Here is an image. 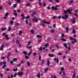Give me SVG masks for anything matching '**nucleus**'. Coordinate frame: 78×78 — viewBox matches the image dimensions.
Segmentation results:
<instances>
[{"instance_id": "13", "label": "nucleus", "mask_w": 78, "mask_h": 78, "mask_svg": "<svg viewBox=\"0 0 78 78\" xmlns=\"http://www.w3.org/2000/svg\"><path fill=\"white\" fill-rule=\"evenodd\" d=\"M36 13V12H34L32 14H31V16L33 17L34 16V15H35Z\"/></svg>"}, {"instance_id": "2", "label": "nucleus", "mask_w": 78, "mask_h": 78, "mask_svg": "<svg viewBox=\"0 0 78 78\" xmlns=\"http://www.w3.org/2000/svg\"><path fill=\"white\" fill-rule=\"evenodd\" d=\"M23 74V72H18L17 74V75L18 76H22Z\"/></svg>"}, {"instance_id": "21", "label": "nucleus", "mask_w": 78, "mask_h": 78, "mask_svg": "<svg viewBox=\"0 0 78 78\" xmlns=\"http://www.w3.org/2000/svg\"><path fill=\"white\" fill-rule=\"evenodd\" d=\"M13 23H14V21H10V24L11 26L12 25Z\"/></svg>"}, {"instance_id": "32", "label": "nucleus", "mask_w": 78, "mask_h": 78, "mask_svg": "<svg viewBox=\"0 0 78 78\" xmlns=\"http://www.w3.org/2000/svg\"><path fill=\"white\" fill-rule=\"evenodd\" d=\"M30 32L32 33V34H34V31L33 30H31Z\"/></svg>"}, {"instance_id": "25", "label": "nucleus", "mask_w": 78, "mask_h": 78, "mask_svg": "<svg viewBox=\"0 0 78 78\" xmlns=\"http://www.w3.org/2000/svg\"><path fill=\"white\" fill-rule=\"evenodd\" d=\"M73 34H75V33H76V32H75V29H73Z\"/></svg>"}, {"instance_id": "44", "label": "nucleus", "mask_w": 78, "mask_h": 78, "mask_svg": "<svg viewBox=\"0 0 78 78\" xmlns=\"http://www.w3.org/2000/svg\"><path fill=\"white\" fill-rule=\"evenodd\" d=\"M16 25L17 26V27H18V26H19L20 25V23H16Z\"/></svg>"}, {"instance_id": "56", "label": "nucleus", "mask_w": 78, "mask_h": 78, "mask_svg": "<svg viewBox=\"0 0 78 78\" xmlns=\"http://www.w3.org/2000/svg\"><path fill=\"white\" fill-rule=\"evenodd\" d=\"M31 54V52H30L28 54V56H30V55Z\"/></svg>"}, {"instance_id": "36", "label": "nucleus", "mask_w": 78, "mask_h": 78, "mask_svg": "<svg viewBox=\"0 0 78 78\" xmlns=\"http://www.w3.org/2000/svg\"><path fill=\"white\" fill-rule=\"evenodd\" d=\"M31 46H27V48H29V49L31 48Z\"/></svg>"}, {"instance_id": "4", "label": "nucleus", "mask_w": 78, "mask_h": 78, "mask_svg": "<svg viewBox=\"0 0 78 78\" xmlns=\"http://www.w3.org/2000/svg\"><path fill=\"white\" fill-rule=\"evenodd\" d=\"M16 44H19V47H21V45L20 44V43H19V41H18V39H16Z\"/></svg>"}, {"instance_id": "24", "label": "nucleus", "mask_w": 78, "mask_h": 78, "mask_svg": "<svg viewBox=\"0 0 78 78\" xmlns=\"http://www.w3.org/2000/svg\"><path fill=\"white\" fill-rule=\"evenodd\" d=\"M25 57L26 59H28L29 58V56L27 55H25Z\"/></svg>"}, {"instance_id": "64", "label": "nucleus", "mask_w": 78, "mask_h": 78, "mask_svg": "<svg viewBox=\"0 0 78 78\" xmlns=\"http://www.w3.org/2000/svg\"><path fill=\"white\" fill-rule=\"evenodd\" d=\"M63 74L64 75H66V73H65V71H63Z\"/></svg>"}, {"instance_id": "11", "label": "nucleus", "mask_w": 78, "mask_h": 78, "mask_svg": "<svg viewBox=\"0 0 78 78\" xmlns=\"http://www.w3.org/2000/svg\"><path fill=\"white\" fill-rule=\"evenodd\" d=\"M45 63V61L44 60H41V62L40 63L41 65H42V64H43Z\"/></svg>"}, {"instance_id": "16", "label": "nucleus", "mask_w": 78, "mask_h": 78, "mask_svg": "<svg viewBox=\"0 0 78 78\" xmlns=\"http://www.w3.org/2000/svg\"><path fill=\"white\" fill-rule=\"evenodd\" d=\"M23 54L25 55H28V54L27 53V51H23Z\"/></svg>"}, {"instance_id": "55", "label": "nucleus", "mask_w": 78, "mask_h": 78, "mask_svg": "<svg viewBox=\"0 0 78 78\" xmlns=\"http://www.w3.org/2000/svg\"><path fill=\"white\" fill-rule=\"evenodd\" d=\"M0 76H1V78H3V74H2V73H1L0 74Z\"/></svg>"}, {"instance_id": "20", "label": "nucleus", "mask_w": 78, "mask_h": 78, "mask_svg": "<svg viewBox=\"0 0 78 78\" xmlns=\"http://www.w3.org/2000/svg\"><path fill=\"white\" fill-rule=\"evenodd\" d=\"M13 60L14 62H16L17 61V58H13Z\"/></svg>"}, {"instance_id": "62", "label": "nucleus", "mask_w": 78, "mask_h": 78, "mask_svg": "<svg viewBox=\"0 0 78 78\" xmlns=\"http://www.w3.org/2000/svg\"><path fill=\"white\" fill-rule=\"evenodd\" d=\"M62 37H64V34H62Z\"/></svg>"}, {"instance_id": "1", "label": "nucleus", "mask_w": 78, "mask_h": 78, "mask_svg": "<svg viewBox=\"0 0 78 78\" xmlns=\"http://www.w3.org/2000/svg\"><path fill=\"white\" fill-rule=\"evenodd\" d=\"M70 20L73 23H75L76 20H75V18H72Z\"/></svg>"}, {"instance_id": "29", "label": "nucleus", "mask_w": 78, "mask_h": 78, "mask_svg": "<svg viewBox=\"0 0 78 78\" xmlns=\"http://www.w3.org/2000/svg\"><path fill=\"white\" fill-rule=\"evenodd\" d=\"M8 15H9V12H7L5 15V16H6V17H7V16H8Z\"/></svg>"}, {"instance_id": "8", "label": "nucleus", "mask_w": 78, "mask_h": 78, "mask_svg": "<svg viewBox=\"0 0 78 78\" xmlns=\"http://www.w3.org/2000/svg\"><path fill=\"white\" fill-rule=\"evenodd\" d=\"M67 12H68V13H69L70 14H72V12H70V9H67Z\"/></svg>"}, {"instance_id": "39", "label": "nucleus", "mask_w": 78, "mask_h": 78, "mask_svg": "<svg viewBox=\"0 0 78 78\" xmlns=\"http://www.w3.org/2000/svg\"><path fill=\"white\" fill-rule=\"evenodd\" d=\"M16 76H17V73H15L13 75V76L15 77H16Z\"/></svg>"}, {"instance_id": "6", "label": "nucleus", "mask_w": 78, "mask_h": 78, "mask_svg": "<svg viewBox=\"0 0 78 78\" xmlns=\"http://www.w3.org/2000/svg\"><path fill=\"white\" fill-rule=\"evenodd\" d=\"M51 8L53 10H58V9L57 8H55L53 6H52Z\"/></svg>"}, {"instance_id": "50", "label": "nucleus", "mask_w": 78, "mask_h": 78, "mask_svg": "<svg viewBox=\"0 0 78 78\" xmlns=\"http://www.w3.org/2000/svg\"><path fill=\"white\" fill-rule=\"evenodd\" d=\"M25 22L26 23V25H27L28 23V21L27 20H26Z\"/></svg>"}, {"instance_id": "51", "label": "nucleus", "mask_w": 78, "mask_h": 78, "mask_svg": "<svg viewBox=\"0 0 78 78\" xmlns=\"http://www.w3.org/2000/svg\"><path fill=\"white\" fill-rule=\"evenodd\" d=\"M21 64H24V61H23V60H22L21 61Z\"/></svg>"}, {"instance_id": "27", "label": "nucleus", "mask_w": 78, "mask_h": 78, "mask_svg": "<svg viewBox=\"0 0 78 78\" xmlns=\"http://www.w3.org/2000/svg\"><path fill=\"white\" fill-rule=\"evenodd\" d=\"M69 27H66V31L67 33H68V32H69Z\"/></svg>"}, {"instance_id": "14", "label": "nucleus", "mask_w": 78, "mask_h": 78, "mask_svg": "<svg viewBox=\"0 0 78 78\" xmlns=\"http://www.w3.org/2000/svg\"><path fill=\"white\" fill-rule=\"evenodd\" d=\"M27 64L28 67L30 66V63L29 62H27Z\"/></svg>"}, {"instance_id": "22", "label": "nucleus", "mask_w": 78, "mask_h": 78, "mask_svg": "<svg viewBox=\"0 0 78 78\" xmlns=\"http://www.w3.org/2000/svg\"><path fill=\"white\" fill-rule=\"evenodd\" d=\"M6 28H2L1 29V30L2 31H5V30H6Z\"/></svg>"}, {"instance_id": "18", "label": "nucleus", "mask_w": 78, "mask_h": 78, "mask_svg": "<svg viewBox=\"0 0 78 78\" xmlns=\"http://www.w3.org/2000/svg\"><path fill=\"white\" fill-rule=\"evenodd\" d=\"M49 57H53L54 56V55L52 54H49Z\"/></svg>"}, {"instance_id": "53", "label": "nucleus", "mask_w": 78, "mask_h": 78, "mask_svg": "<svg viewBox=\"0 0 78 78\" xmlns=\"http://www.w3.org/2000/svg\"><path fill=\"white\" fill-rule=\"evenodd\" d=\"M56 47L58 49H59V46H58L57 44H56Z\"/></svg>"}, {"instance_id": "38", "label": "nucleus", "mask_w": 78, "mask_h": 78, "mask_svg": "<svg viewBox=\"0 0 78 78\" xmlns=\"http://www.w3.org/2000/svg\"><path fill=\"white\" fill-rule=\"evenodd\" d=\"M11 30V27H9V29H8V31H10Z\"/></svg>"}, {"instance_id": "15", "label": "nucleus", "mask_w": 78, "mask_h": 78, "mask_svg": "<svg viewBox=\"0 0 78 78\" xmlns=\"http://www.w3.org/2000/svg\"><path fill=\"white\" fill-rule=\"evenodd\" d=\"M37 38H41L42 37V36H41L39 35H37Z\"/></svg>"}, {"instance_id": "57", "label": "nucleus", "mask_w": 78, "mask_h": 78, "mask_svg": "<svg viewBox=\"0 0 78 78\" xmlns=\"http://www.w3.org/2000/svg\"><path fill=\"white\" fill-rule=\"evenodd\" d=\"M30 3H27V4L26 6H30Z\"/></svg>"}, {"instance_id": "37", "label": "nucleus", "mask_w": 78, "mask_h": 78, "mask_svg": "<svg viewBox=\"0 0 78 78\" xmlns=\"http://www.w3.org/2000/svg\"><path fill=\"white\" fill-rule=\"evenodd\" d=\"M37 76L38 78H40V73H39L38 74H37Z\"/></svg>"}, {"instance_id": "7", "label": "nucleus", "mask_w": 78, "mask_h": 78, "mask_svg": "<svg viewBox=\"0 0 78 78\" xmlns=\"http://www.w3.org/2000/svg\"><path fill=\"white\" fill-rule=\"evenodd\" d=\"M5 38L6 40H9V38L8 37V35H5Z\"/></svg>"}, {"instance_id": "34", "label": "nucleus", "mask_w": 78, "mask_h": 78, "mask_svg": "<svg viewBox=\"0 0 78 78\" xmlns=\"http://www.w3.org/2000/svg\"><path fill=\"white\" fill-rule=\"evenodd\" d=\"M13 70L14 72H17V68H16V69H14Z\"/></svg>"}, {"instance_id": "41", "label": "nucleus", "mask_w": 78, "mask_h": 78, "mask_svg": "<svg viewBox=\"0 0 78 78\" xmlns=\"http://www.w3.org/2000/svg\"><path fill=\"white\" fill-rule=\"evenodd\" d=\"M17 2H18V3H22V2L20 0H17Z\"/></svg>"}, {"instance_id": "5", "label": "nucleus", "mask_w": 78, "mask_h": 78, "mask_svg": "<svg viewBox=\"0 0 78 78\" xmlns=\"http://www.w3.org/2000/svg\"><path fill=\"white\" fill-rule=\"evenodd\" d=\"M43 22L44 23H46V24H50V22H46L44 20H43Z\"/></svg>"}, {"instance_id": "40", "label": "nucleus", "mask_w": 78, "mask_h": 78, "mask_svg": "<svg viewBox=\"0 0 78 78\" xmlns=\"http://www.w3.org/2000/svg\"><path fill=\"white\" fill-rule=\"evenodd\" d=\"M39 61H41V56H40L39 55Z\"/></svg>"}, {"instance_id": "10", "label": "nucleus", "mask_w": 78, "mask_h": 78, "mask_svg": "<svg viewBox=\"0 0 78 78\" xmlns=\"http://www.w3.org/2000/svg\"><path fill=\"white\" fill-rule=\"evenodd\" d=\"M33 21L34 22H38V20L36 19V18H34L33 19Z\"/></svg>"}, {"instance_id": "48", "label": "nucleus", "mask_w": 78, "mask_h": 78, "mask_svg": "<svg viewBox=\"0 0 78 78\" xmlns=\"http://www.w3.org/2000/svg\"><path fill=\"white\" fill-rule=\"evenodd\" d=\"M17 6V4H15L14 5H13V8H16Z\"/></svg>"}, {"instance_id": "59", "label": "nucleus", "mask_w": 78, "mask_h": 78, "mask_svg": "<svg viewBox=\"0 0 78 78\" xmlns=\"http://www.w3.org/2000/svg\"><path fill=\"white\" fill-rule=\"evenodd\" d=\"M6 64V62H3V64L4 65H6L5 64Z\"/></svg>"}, {"instance_id": "47", "label": "nucleus", "mask_w": 78, "mask_h": 78, "mask_svg": "<svg viewBox=\"0 0 78 78\" xmlns=\"http://www.w3.org/2000/svg\"><path fill=\"white\" fill-rule=\"evenodd\" d=\"M39 50L40 51H42V47H40L39 48Z\"/></svg>"}, {"instance_id": "3", "label": "nucleus", "mask_w": 78, "mask_h": 78, "mask_svg": "<svg viewBox=\"0 0 78 78\" xmlns=\"http://www.w3.org/2000/svg\"><path fill=\"white\" fill-rule=\"evenodd\" d=\"M62 18L64 19H68V15H66L65 16V17L64 16H62Z\"/></svg>"}, {"instance_id": "60", "label": "nucleus", "mask_w": 78, "mask_h": 78, "mask_svg": "<svg viewBox=\"0 0 78 78\" xmlns=\"http://www.w3.org/2000/svg\"><path fill=\"white\" fill-rule=\"evenodd\" d=\"M39 5H40L41 6H42V3H41L40 2H39Z\"/></svg>"}, {"instance_id": "19", "label": "nucleus", "mask_w": 78, "mask_h": 78, "mask_svg": "<svg viewBox=\"0 0 78 78\" xmlns=\"http://www.w3.org/2000/svg\"><path fill=\"white\" fill-rule=\"evenodd\" d=\"M61 41H64V42H66V41H67V40H66V39H64L63 38H61Z\"/></svg>"}, {"instance_id": "49", "label": "nucleus", "mask_w": 78, "mask_h": 78, "mask_svg": "<svg viewBox=\"0 0 78 78\" xmlns=\"http://www.w3.org/2000/svg\"><path fill=\"white\" fill-rule=\"evenodd\" d=\"M28 44L29 45H30L31 44V41H29L28 42Z\"/></svg>"}, {"instance_id": "54", "label": "nucleus", "mask_w": 78, "mask_h": 78, "mask_svg": "<svg viewBox=\"0 0 78 78\" xmlns=\"http://www.w3.org/2000/svg\"><path fill=\"white\" fill-rule=\"evenodd\" d=\"M73 1H70V2H69V4L70 5L71 3H73Z\"/></svg>"}, {"instance_id": "52", "label": "nucleus", "mask_w": 78, "mask_h": 78, "mask_svg": "<svg viewBox=\"0 0 78 78\" xmlns=\"http://www.w3.org/2000/svg\"><path fill=\"white\" fill-rule=\"evenodd\" d=\"M7 55L8 56V57H9V56H10L11 55V54L10 53H9Z\"/></svg>"}, {"instance_id": "43", "label": "nucleus", "mask_w": 78, "mask_h": 78, "mask_svg": "<svg viewBox=\"0 0 78 78\" xmlns=\"http://www.w3.org/2000/svg\"><path fill=\"white\" fill-rule=\"evenodd\" d=\"M55 2L57 3H58L59 2V0H55Z\"/></svg>"}, {"instance_id": "31", "label": "nucleus", "mask_w": 78, "mask_h": 78, "mask_svg": "<svg viewBox=\"0 0 78 78\" xmlns=\"http://www.w3.org/2000/svg\"><path fill=\"white\" fill-rule=\"evenodd\" d=\"M50 31L51 33H54L55 32V30L53 29H51L50 30Z\"/></svg>"}, {"instance_id": "35", "label": "nucleus", "mask_w": 78, "mask_h": 78, "mask_svg": "<svg viewBox=\"0 0 78 78\" xmlns=\"http://www.w3.org/2000/svg\"><path fill=\"white\" fill-rule=\"evenodd\" d=\"M49 44L48 43L45 44V46L46 47H47L48 46Z\"/></svg>"}, {"instance_id": "42", "label": "nucleus", "mask_w": 78, "mask_h": 78, "mask_svg": "<svg viewBox=\"0 0 78 78\" xmlns=\"http://www.w3.org/2000/svg\"><path fill=\"white\" fill-rule=\"evenodd\" d=\"M34 56H36L37 55V54L36 52H34L33 54Z\"/></svg>"}, {"instance_id": "9", "label": "nucleus", "mask_w": 78, "mask_h": 78, "mask_svg": "<svg viewBox=\"0 0 78 78\" xmlns=\"http://www.w3.org/2000/svg\"><path fill=\"white\" fill-rule=\"evenodd\" d=\"M54 60L55 61H56L57 63H58V62H59V59L58 58L56 59V58H55Z\"/></svg>"}, {"instance_id": "58", "label": "nucleus", "mask_w": 78, "mask_h": 78, "mask_svg": "<svg viewBox=\"0 0 78 78\" xmlns=\"http://www.w3.org/2000/svg\"><path fill=\"white\" fill-rule=\"evenodd\" d=\"M5 67H6V65H4L2 67V69H4Z\"/></svg>"}, {"instance_id": "12", "label": "nucleus", "mask_w": 78, "mask_h": 78, "mask_svg": "<svg viewBox=\"0 0 78 78\" xmlns=\"http://www.w3.org/2000/svg\"><path fill=\"white\" fill-rule=\"evenodd\" d=\"M3 47H4V44H2L0 48V50H1L2 51L3 50Z\"/></svg>"}, {"instance_id": "23", "label": "nucleus", "mask_w": 78, "mask_h": 78, "mask_svg": "<svg viewBox=\"0 0 78 78\" xmlns=\"http://www.w3.org/2000/svg\"><path fill=\"white\" fill-rule=\"evenodd\" d=\"M48 68H46L44 69V73H46V72H47V71H48Z\"/></svg>"}, {"instance_id": "61", "label": "nucleus", "mask_w": 78, "mask_h": 78, "mask_svg": "<svg viewBox=\"0 0 78 78\" xmlns=\"http://www.w3.org/2000/svg\"><path fill=\"white\" fill-rule=\"evenodd\" d=\"M5 34H6V33L4 32V33H3V34H2V36H4L5 35Z\"/></svg>"}, {"instance_id": "28", "label": "nucleus", "mask_w": 78, "mask_h": 78, "mask_svg": "<svg viewBox=\"0 0 78 78\" xmlns=\"http://www.w3.org/2000/svg\"><path fill=\"white\" fill-rule=\"evenodd\" d=\"M48 63H47V65L48 66H49L50 65V62L49 61V60H48L47 61Z\"/></svg>"}, {"instance_id": "63", "label": "nucleus", "mask_w": 78, "mask_h": 78, "mask_svg": "<svg viewBox=\"0 0 78 78\" xmlns=\"http://www.w3.org/2000/svg\"><path fill=\"white\" fill-rule=\"evenodd\" d=\"M69 38L70 39H71V40H73V38L72 37H70Z\"/></svg>"}, {"instance_id": "45", "label": "nucleus", "mask_w": 78, "mask_h": 78, "mask_svg": "<svg viewBox=\"0 0 78 78\" xmlns=\"http://www.w3.org/2000/svg\"><path fill=\"white\" fill-rule=\"evenodd\" d=\"M14 62L12 60H11L10 63L11 64H12Z\"/></svg>"}, {"instance_id": "26", "label": "nucleus", "mask_w": 78, "mask_h": 78, "mask_svg": "<svg viewBox=\"0 0 78 78\" xmlns=\"http://www.w3.org/2000/svg\"><path fill=\"white\" fill-rule=\"evenodd\" d=\"M22 31H20L19 32V35L20 36L22 35Z\"/></svg>"}, {"instance_id": "17", "label": "nucleus", "mask_w": 78, "mask_h": 78, "mask_svg": "<svg viewBox=\"0 0 78 78\" xmlns=\"http://www.w3.org/2000/svg\"><path fill=\"white\" fill-rule=\"evenodd\" d=\"M63 45L66 48H68V47H67V44H64Z\"/></svg>"}, {"instance_id": "33", "label": "nucleus", "mask_w": 78, "mask_h": 78, "mask_svg": "<svg viewBox=\"0 0 78 78\" xmlns=\"http://www.w3.org/2000/svg\"><path fill=\"white\" fill-rule=\"evenodd\" d=\"M64 12V13L66 14H67V11L66 10H64L63 11Z\"/></svg>"}, {"instance_id": "46", "label": "nucleus", "mask_w": 78, "mask_h": 78, "mask_svg": "<svg viewBox=\"0 0 78 78\" xmlns=\"http://www.w3.org/2000/svg\"><path fill=\"white\" fill-rule=\"evenodd\" d=\"M21 65H22V64L20 63L19 64H18V65H17V66H18V67H20V66H21Z\"/></svg>"}, {"instance_id": "30", "label": "nucleus", "mask_w": 78, "mask_h": 78, "mask_svg": "<svg viewBox=\"0 0 78 78\" xmlns=\"http://www.w3.org/2000/svg\"><path fill=\"white\" fill-rule=\"evenodd\" d=\"M75 74H76V73H75V71L74 73V74L73 76V78H75Z\"/></svg>"}]
</instances>
